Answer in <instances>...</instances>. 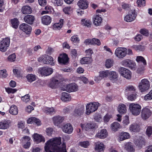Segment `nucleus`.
Returning a JSON list of instances; mask_svg holds the SVG:
<instances>
[{
    "instance_id": "nucleus-1",
    "label": "nucleus",
    "mask_w": 152,
    "mask_h": 152,
    "mask_svg": "<svg viewBox=\"0 0 152 152\" xmlns=\"http://www.w3.org/2000/svg\"><path fill=\"white\" fill-rule=\"evenodd\" d=\"M61 144L60 137L50 139L45 143V150L46 152H66V145L63 144L60 146Z\"/></svg>"
},
{
    "instance_id": "nucleus-2",
    "label": "nucleus",
    "mask_w": 152,
    "mask_h": 152,
    "mask_svg": "<svg viewBox=\"0 0 152 152\" xmlns=\"http://www.w3.org/2000/svg\"><path fill=\"white\" fill-rule=\"evenodd\" d=\"M38 61L39 62H42L44 64H50L51 66H54L55 64V62L53 58L46 54L39 57L38 59Z\"/></svg>"
},
{
    "instance_id": "nucleus-3",
    "label": "nucleus",
    "mask_w": 152,
    "mask_h": 152,
    "mask_svg": "<svg viewBox=\"0 0 152 152\" xmlns=\"http://www.w3.org/2000/svg\"><path fill=\"white\" fill-rule=\"evenodd\" d=\"M100 105L98 102H95L87 104L86 106V114L89 115L91 113L96 111L97 110Z\"/></svg>"
},
{
    "instance_id": "nucleus-4",
    "label": "nucleus",
    "mask_w": 152,
    "mask_h": 152,
    "mask_svg": "<svg viewBox=\"0 0 152 152\" xmlns=\"http://www.w3.org/2000/svg\"><path fill=\"white\" fill-rule=\"evenodd\" d=\"M150 86L149 81L146 79H144L141 80L139 83L138 88L140 91L142 92L148 90Z\"/></svg>"
},
{
    "instance_id": "nucleus-5",
    "label": "nucleus",
    "mask_w": 152,
    "mask_h": 152,
    "mask_svg": "<svg viewBox=\"0 0 152 152\" xmlns=\"http://www.w3.org/2000/svg\"><path fill=\"white\" fill-rule=\"evenodd\" d=\"M141 107L140 105L134 103L129 105V109L132 114L135 115H139L141 111Z\"/></svg>"
},
{
    "instance_id": "nucleus-6",
    "label": "nucleus",
    "mask_w": 152,
    "mask_h": 152,
    "mask_svg": "<svg viewBox=\"0 0 152 152\" xmlns=\"http://www.w3.org/2000/svg\"><path fill=\"white\" fill-rule=\"evenodd\" d=\"M127 49L125 48H118L115 50V56L119 58H123L127 54Z\"/></svg>"
},
{
    "instance_id": "nucleus-7",
    "label": "nucleus",
    "mask_w": 152,
    "mask_h": 152,
    "mask_svg": "<svg viewBox=\"0 0 152 152\" xmlns=\"http://www.w3.org/2000/svg\"><path fill=\"white\" fill-rule=\"evenodd\" d=\"M10 39L9 38L3 39L0 42V50L5 52L7 50L10 44Z\"/></svg>"
},
{
    "instance_id": "nucleus-8",
    "label": "nucleus",
    "mask_w": 152,
    "mask_h": 152,
    "mask_svg": "<svg viewBox=\"0 0 152 152\" xmlns=\"http://www.w3.org/2000/svg\"><path fill=\"white\" fill-rule=\"evenodd\" d=\"M19 28L20 30L22 31L28 36H29L31 33L32 27L27 24L22 23L20 24L19 26Z\"/></svg>"
},
{
    "instance_id": "nucleus-9",
    "label": "nucleus",
    "mask_w": 152,
    "mask_h": 152,
    "mask_svg": "<svg viewBox=\"0 0 152 152\" xmlns=\"http://www.w3.org/2000/svg\"><path fill=\"white\" fill-rule=\"evenodd\" d=\"M53 69L51 68L43 67L39 68L38 71L39 73L41 75L47 76L51 75L53 72Z\"/></svg>"
},
{
    "instance_id": "nucleus-10",
    "label": "nucleus",
    "mask_w": 152,
    "mask_h": 152,
    "mask_svg": "<svg viewBox=\"0 0 152 152\" xmlns=\"http://www.w3.org/2000/svg\"><path fill=\"white\" fill-rule=\"evenodd\" d=\"M119 72L121 76L127 79H130L132 77L131 71L127 69L121 67L119 70Z\"/></svg>"
},
{
    "instance_id": "nucleus-11",
    "label": "nucleus",
    "mask_w": 152,
    "mask_h": 152,
    "mask_svg": "<svg viewBox=\"0 0 152 152\" xmlns=\"http://www.w3.org/2000/svg\"><path fill=\"white\" fill-rule=\"evenodd\" d=\"M80 126L83 130L88 131L90 129L95 128L96 125V124L94 122H91L85 124H81Z\"/></svg>"
},
{
    "instance_id": "nucleus-12",
    "label": "nucleus",
    "mask_w": 152,
    "mask_h": 152,
    "mask_svg": "<svg viewBox=\"0 0 152 152\" xmlns=\"http://www.w3.org/2000/svg\"><path fill=\"white\" fill-rule=\"evenodd\" d=\"M32 137L34 141L37 144L42 142H44L45 141V138L41 134L37 133H34Z\"/></svg>"
},
{
    "instance_id": "nucleus-13",
    "label": "nucleus",
    "mask_w": 152,
    "mask_h": 152,
    "mask_svg": "<svg viewBox=\"0 0 152 152\" xmlns=\"http://www.w3.org/2000/svg\"><path fill=\"white\" fill-rule=\"evenodd\" d=\"M134 142L138 148H142L144 141L142 139V137L141 136H136L134 137Z\"/></svg>"
},
{
    "instance_id": "nucleus-14",
    "label": "nucleus",
    "mask_w": 152,
    "mask_h": 152,
    "mask_svg": "<svg viewBox=\"0 0 152 152\" xmlns=\"http://www.w3.org/2000/svg\"><path fill=\"white\" fill-rule=\"evenodd\" d=\"M151 112L149 109L144 108L142 110L141 117L142 119L146 120L151 116Z\"/></svg>"
},
{
    "instance_id": "nucleus-15",
    "label": "nucleus",
    "mask_w": 152,
    "mask_h": 152,
    "mask_svg": "<svg viewBox=\"0 0 152 152\" xmlns=\"http://www.w3.org/2000/svg\"><path fill=\"white\" fill-rule=\"evenodd\" d=\"M121 64L123 66L129 67L131 69L134 68L135 65V62L128 59L123 60L121 62Z\"/></svg>"
},
{
    "instance_id": "nucleus-16",
    "label": "nucleus",
    "mask_w": 152,
    "mask_h": 152,
    "mask_svg": "<svg viewBox=\"0 0 152 152\" xmlns=\"http://www.w3.org/2000/svg\"><path fill=\"white\" fill-rule=\"evenodd\" d=\"M84 106L80 104L75 109L74 112V115L77 116H80L83 113Z\"/></svg>"
},
{
    "instance_id": "nucleus-17",
    "label": "nucleus",
    "mask_w": 152,
    "mask_h": 152,
    "mask_svg": "<svg viewBox=\"0 0 152 152\" xmlns=\"http://www.w3.org/2000/svg\"><path fill=\"white\" fill-rule=\"evenodd\" d=\"M63 81L64 80L59 81L58 80L56 79L55 78H53L51 79L50 82L49 84V86L52 88H56L58 87L59 84H62V83H61V82L62 81L63 83Z\"/></svg>"
},
{
    "instance_id": "nucleus-18",
    "label": "nucleus",
    "mask_w": 152,
    "mask_h": 152,
    "mask_svg": "<svg viewBox=\"0 0 152 152\" xmlns=\"http://www.w3.org/2000/svg\"><path fill=\"white\" fill-rule=\"evenodd\" d=\"M64 117L58 115L52 118L53 123L55 126H58L64 120Z\"/></svg>"
},
{
    "instance_id": "nucleus-19",
    "label": "nucleus",
    "mask_w": 152,
    "mask_h": 152,
    "mask_svg": "<svg viewBox=\"0 0 152 152\" xmlns=\"http://www.w3.org/2000/svg\"><path fill=\"white\" fill-rule=\"evenodd\" d=\"M78 88V86L75 83L67 85V92H76Z\"/></svg>"
},
{
    "instance_id": "nucleus-20",
    "label": "nucleus",
    "mask_w": 152,
    "mask_h": 152,
    "mask_svg": "<svg viewBox=\"0 0 152 152\" xmlns=\"http://www.w3.org/2000/svg\"><path fill=\"white\" fill-rule=\"evenodd\" d=\"M129 130L132 132H137L140 130V126L139 124L134 123L131 125L129 127Z\"/></svg>"
},
{
    "instance_id": "nucleus-21",
    "label": "nucleus",
    "mask_w": 152,
    "mask_h": 152,
    "mask_svg": "<svg viewBox=\"0 0 152 152\" xmlns=\"http://www.w3.org/2000/svg\"><path fill=\"white\" fill-rule=\"evenodd\" d=\"M108 74L110 80L113 83L115 82L118 80V75L115 72L109 71Z\"/></svg>"
},
{
    "instance_id": "nucleus-22",
    "label": "nucleus",
    "mask_w": 152,
    "mask_h": 152,
    "mask_svg": "<svg viewBox=\"0 0 152 152\" xmlns=\"http://www.w3.org/2000/svg\"><path fill=\"white\" fill-rule=\"evenodd\" d=\"M58 61L60 64H65L66 63V54H61L58 57Z\"/></svg>"
},
{
    "instance_id": "nucleus-23",
    "label": "nucleus",
    "mask_w": 152,
    "mask_h": 152,
    "mask_svg": "<svg viewBox=\"0 0 152 152\" xmlns=\"http://www.w3.org/2000/svg\"><path fill=\"white\" fill-rule=\"evenodd\" d=\"M107 135V132L106 130L102 129L100 131H99L96 134L95 137H96L99 138L100 139H104Z\"/></svg>"
},
{
    "instance_id": "nucleus-24",
    "label": "nucleus",
    "mask_w": 152,
    "mask_h": 152,
    "mask_svg": "<svg viewBox=\"0 0 152 152\" xmlns=\"http://www.w3.org/2000/svg\"><path fill=\"white\" fill-rule=\"evenodd\" d=\"M124 148L128 151L133 152L135 151V149L131 142H127L124 144Z\"/></svg>"
},
{
    "instance_id": "nucleus-25",
    "label": "nucleus",
    "mask_w": 152,
    "mask_h": 152,
    "mask_svg": "<svg viewBox=\"0 0 152 152\" xmlns=\"http://www.w3.org/2000/svg\"><path fill=\"white\" fill-rule=\"evenodd\" d=\"M136 87L132 85H129L127 86L125 88V93L126 95L134 93L136 92Z\"/></svg>"
},
{
    "instance_id": "nucleus-26",
    "label": "nucleus",
    "mask_w": 152,
    "mask_h": 152,
    "mask_svg": "<svg viewBox=\"0 0 152 152\" xmlns=\"http://www.w3.org/2000/svg\"><path fill=\"white\" fill-rule=\"evenodd\" d=\"M77 5L81 9H86L88 7V4L86 0H80L77 2Z\"/></svg>"
},
{
    "instance_id": "nucleus-27",
    "label": "nucleus",
    "mask_w": 152,
    "mask_h": 152,
    "mask_svg": "<svg viewBox=\"0 0 152 152\" xmlns=\"http://www.w3.org/2000/svg\"><path fill=\"white\" fill-rule=\"evenodd\" d=\"M104 144L102 143L98 142L96 143L95 149L98 152L103 151L105 149Z\"/></svg>"
},
{
    "instance_id": "nucleus-28",
    "label": "nucleus",
    "mask_w": 152,
    "mask_h": 152,
    "mask_svg": "<svg viewBox=\"0 0 152 152\" xmlns=\"http://www.w3.org/2000/svg\"><path fill=\"white\" fill-rule=\"evenodd\" d=\"M137 16L135 10H131L129 12L128 14L125 16L124 19H135Z\"/></svg>"
},
{
    "instance_id": "nucleus-29",
    "label": "nucleus",
    "mask_w": 152,
    "mask_h": 152,
    "mask_svg": "<svg viewBox=\"0 0 152 152\" xmlns=\"http://www.w3.org/2000/svg\"><path fill=\"white\" fill-rule=\"evenodd\" d=\"M130 137L129 133L127 132H121L119 136V140L122 141L129 139Z\"/></svg>"
},
{
    "instance_id": "nucleus-30",
    "label": "nucleus",
    "mask_w": 152,
    "mask_h": 152,
    "mask_svg": "<svg viewBox=\"0 0 152 152\" xmlns=\"http://www.w3.org/2000/svg\"><path fill=\"white\" fill-rule=\"evenodd\" d=\"M21 11L23 14H27L31 13L32 10L30 6L26 5L22 7Z\"/></svg>"
},
{
    "instance_id": "nucleus-31",
    "label": "nucleus",
    "mask_w": 152,
    "mask_h": 152,
    "mask_svg": "<svg viewBox=\"0 0 152 152\" xmlns=\"http://www.w3.org/2000/svg\"><path fill=\"white\" fill-rule=\"evenodd\" d=\"M80 62L83 64H88L92 62V59L91 57H85L81 58Z\"/></svg>"
},
{
    "instance_id": "nucleus-32",
    "label": "nucleus",
    "mask_w": 152,
    "mask_h": 152,
    "mask_svg": "<svg viewBox=\"0 0 152 152\" xmlns=\"http://www.w3.org/2000/svg\"><path fill=\"white\" fill-rule=\"evenodd\" d=\"M10 123L8 121L3 120L0 122V129H5L9 126Z\"/></svg>"
},
{
    "instance_id": "nucleus-33",
    "label": "nucleus",
    "mask_w": 152,
    "mask_h": 152,
    "mask_svg": "<svg viewBox=\"0 0 152 152\" xmlns=\"http://www.w3.org/2000/svg\"><path fill=\"white\" fill-rule=\"evenodd\" d=\"M118 110L119 113L121 114H124L126 110V106L123 104H120L118 107Z\"/></svg>"
},
{
    "instance_id": "nucleus-34",
    "label": "nucleus",
    "mask_w": 152,
    "mask_h": 152,
    "mask_svg": "<svg viewBox=\"0 0 152 152\" xmlns=\"http://www.w3.org/2000/svg\"><path fill=\"white\" fill-rule=\"evenodd\" d=\"M10 113L13 115H16L18 113V110L17 106L12 105L10 107Z\"/></svg>"
},
{
    "instance_id": "nucleus-35",
    "label": "nucleus",
    "mask_w": 152,
    "mask_h": 152,
    "mask_svg": "<svg viewBox=\"0 0 152 152\" xmlns=\"http://www.w3.org/2000/svg\"><path fill=\"white\" fill-rule=\"evenodd\" d=\"M10 22L12 27L15 29L18 28L20 23L18 20H10Z\"/></svg>"
},
{
    "instance_id": "nucleus-36",
    "label": "nucleus",
    "mask_w": 152,
    "mask_h": 152,
    "mask_svg": "<svg viewBox=\"0 0 152 152\" xmlns=\"http://www.w3.org/2000/svg\"><path fill=\"white\" fill-rule=\"evenodd\" d=\"M120 128V124L117 122H115L111 124V129L113 131H116Z\"/></svg>"
},
{
    "instance_id": "nucleus-37",
    "label": "nucleus",
    "mask_w": 152,
    "mask_h": 152,
    "mask_svg": "<svg viewBox=\"0 0 152 152\" xmlns=\"http://www.w3.org/2000/svg\"><path fill=\"white\" fill-rule=\"evenodd\" d=\"M45 112L48 115H53L56 112L54 109L53 107H46L45 110Z\"/></svg>"
},
{
    "instance_id": "nucleus-38",
    "label": "nucleus",
    "mask_w": 152,
    "mask_h": 152,
    "mask_svg": "<svg viewBox=\"0 0 152 152\" xmlns=\"http://www.w3.org/2000/svg\"><path fill=\"white\" fill-rule=\"evenodd\" d=\"M136 61L139 63H142L143 64L144 66L147 64L146 60L142 56H137L136 57Z\"/></svg>"
},
{
    "instance_id": "nucleus-39",
    "label": "nucleus",
    "mask_w": 152,
    "mask_h": 152,
    "mask_svg": "<svg viewBox=\"0 0 152 152\" xmlns=\"http://www.w3.org/2000/svg\"><path fill=\"white\" fill-rule=\"evenodd\" d=\"M64 20H60L61 22L54 23L53 26V28L54 30L60 29L62 26V23H61V20L63 21Z\"/></svg>"
},
{
    "instance_id": "nucleus-40",
    "label": "nucleus",
    "mask_w": 152,
    "mask_h": 152,
    "mask_svg": "<svg viewBox=\"0 0 152 152\" xmlns=\"http://www.w3.org/2000/svg\"><path fill=\"white\" fill-rule=\"evenodd\" d=\"M27 23L33 25L34 26H37L38 23L36 20H24Z\"/></svg>"
},
{
    "instance_id": "nucleus-41",
    "label": "nucleus",
    "mask_w": 152,
    "mask_h": 152,
    "mask_svg": "<svg viewBox=\"0 0 152 152\" xmlns=\"http://www.w3.org/2000/svg\"><path fill=\"white\" fill-rule=\"evenodd\" d=\"M128 97V99L131 101H133L134 100L137 98V95L136 92L134 93H132L129 94L127 95Z\"/></svg>"
},
{
    "instance_id": "nucleus-42",
    "label": "nucleus",
    "mask_w": 152,
    "mask_h": 152,
    "mask_svg": "<svg viewBox=\"0 0 152 152\" xmlns=\"http://www.w3.org/2000/svg\"><path fill=\"white\" fill-rule=\"evenodd\" d=\"M113 61L112 59H107L105 63L106 67L107 68H110L113 66Z\"/></svg>"
},
{
    "instance_id": "nucleus-43",
    "label": "nucleus",
    "mask_w": 152,
    "mask_h": 152,
    "mask_svg": "<svg viewBox=\"0 0 152 152\" xmlns=\"http://www.w3.org/2000/svg\"><path fill=\"white\" fill-rule=\"evenodd\" d=\"M26 78L28 81L31 83L36 80L35 76L32 74H30L27 75L26 76Z\"/></svg>"
},
{
    "instance_id": "nucleus-44",
    "label": "nucleus",
    "mask_w": 152,
    "mask_h": 152,
    "mask_svg": "<svg viewBox=\"0 0 152 152\" xmlns=\"http://www.w3.org/2000/svg\"><path fill=\"white\" fill-rule=\"evenodd\" d=\"M81 23L83 25L88 27L91 26V24L90 20H81Z\"/></svg>"
},
{
    "instance_id": "nucleus-45",
    "label": "nucleus",
    "mask_w": 152,
    "mask_h": 152,
    "mask_svg": "<svg viewBox=\"0 0 152 152\" xmlns=\"http://www.w3.org/2000/svg\"><path fill=\"white\" fill-rule=\"evenodd\" d=\"M109 70H107L101 71L99 72V75L100 77L102 78L104 77H107L108 76Z\"/></svg>"
},
{
    "instance_id": "nucleus-46",
    "label": "nucleus",
    "mask_w": 152,
    "mask_h": 152,
    "mask_svg": "<svg viewBox=\"0 0 152 152\" xmlns=\"http://www.w3.org/2000/svg\"><path fill=\"white\" fill-rule=\"evenodd\" d=\"M132 48L135 50L137 51H142L145 49V47L141 45H133Z\"/></svg>"
},
{
    "instance_id": "nucleus-47",
    "label": "nucleus",
    "mask_w": 152,
    "mask_h": 152,
    "mask_svg": "<svg viewBox=\"0 0 152 152\" xmlns=\"http://www.w3.org/2000/svg\"><path fill=\"white\" fill-rule=\"evenodd\" d=\"M45 11H43L41 14L42 15L44 14L47 13H49V12H52V10H53V9L52 8V7L50 6H46L45 8Z\"/></svg>"
},
{
    "instance_id": "nucleus-48",
    "label": "nucleus",
    "mask_w": 152,
    "mask_h": 152,
    "mask_svg": "<svg viewBox=\"0 0 152 152\" xmlns=\"http://www.w3.org/2000/svg\"><path fill=\"white\" fill-rule=\"evenodd\" d=\"M112 118V115L109 113H107L103 118V120L105 123H106L109 122L110 119Z\"/></svg>"
},
{
    "instance_id": "nucleus-49",
    "label": "nucleus",
    "mask_w": 152,
    "mask_h": 152,
    "mask_svg": "<svg viewBox=\"0 0 152 152\" xmlns=\"http://www.w3.org/2000/svg\"><path fill=\"white\" fill-rule=\"evenodd\" d=\"M89 144V142L87 141L80 142L79 143V145L80 146L84 148H87Z\"/></svg>"
},
{
    "instance_id": "nucleus-50",
    "label": "nucleus",
    "mask_w": 152,
    "mask_h": 152,
    "mask_svg": "<svg viewBox=\"0 0 152 152\" xmlns=\"http://www.w3.org/2000/svg\"><path fill=\"white\" fill-rule=\"evenodd\" d=\"M16 58V56L15 53L10 55L8 57V60L11 62H14L15 61Z\"/></svg>"
},
{
    "instance_id": "nucleus-51",
    "label": "nucleus",
    "mask_w": 152,
    "mask_h": 152,
    "mask_svg": "<svg viewBox=\"0 0 152 152\" xmlns=\"http://www.w3.org/2000/svg\"><path fill=\"white\" fill-rule=\"evenodd\" d=\"M152 99V90L148 94L144 96V99L146 101H148Z\"/></svg>"
},
{
    "instance_id": "nucleus-52",
    "label": "nucleus",
    "mask_w": 152,
    "mask_h": 152,
    "mask_svg": "<svg viewBox=\"0 0 152 152\" xmlns=\"http://www.w3.org/2000/svg\"><path fill=\"white\" fill-rule=\"evenodd\" d=\"M7 71L6 69L0 70V77L2 78H5L7 76Z\"/></svg>"
},
{
    "instance_id": "nucleus-53",
    "label": "nucleus",
    "mask_w": 152,
    "mask_h": 152,
    "mask_svg": "<svg viewBox=\"0 0 152 152\" xmlns=\"http://www.w3.org/2000/svg\"><path fill=\"white\" fill-rule=\"evenodd\" d=\"M94 120L97 122H100L102 120L101 115L99 114H95L94 116Z\"/></svg>"
},
{
    "instance_id": "nucleus-54",
    "label": "nucleus",
    "mask_w": 152,
    "mask_h": 152,
    "mask_svg": "<svg viewBox=\"0 0 152 152\" xmlns=\"http://www.w3.org/2000/svg\"><path fill=\"white\" fill-rule=\"evenodd\" d=\"M73 129L72 125L69 123L67 124V134H71L73 132Z\"/></svg>"
},
{
    "instance_id": "nucleus-55",
    "label": "nucleus",
    "mask_w": 152,
    "mask_h": 152,
    "mask_svg": "<svg viewBox=\"0 0 152 152\" xmlns=\"http://www.w3.org/2000/svg\"><path fill=\"white\" fill-rule=\"evenodd\" d=\"M92 43L91 44L92 45H99L101 44L100 40L96 38H93L92 39Z\"/></svg>"
},
{
    "instance_id": "nucleus-56",
    "label": "nucleus",
    "mask_w": 152,
    "mask_h": 152,
    "mask_svg": "<svg viewBox=\"0 0 152 152\" xmlns=\"http://www.w3.org/2000/svg\"><path fill=\"white\" fill-rule=\"evenodd\" d=\"M25 122L24 121H21L18 122V127L19 128L23 129L25 128Z\"/></svg>"
},
{
    "instance_id": "nucleus-57",
    "label": "nucleus",
    "mask_w": 152,
    "mask_h": 152,
    "mask_svg": "<svg viewBox=\"0 0 152 152\" xmlns=\"http://www.w3.org/2000/svg\"><path fill=\"white\" fill-rule=\"evenodd\" d=\"M33 124L37 125L38 126H40L41 124V121L40 120L35 117H33Z\"/></svg>"
},
{
    "instance_id": "nucleus-58",
    "label": "nucleus",
    "mask_w": 152,
    "mask_h": 152,
    "mask_svg": "<svg viewBox=\"0 0 152 152\" xmlns=\"http://www.w3.org/2000/svg\"><path fill=\"white\" fill-rule=\"evenodd\" d=\"M138 6H144L145 5V0H137V2Z\"/></svg>"
},
{
    "instance_id": "nucleus-59",
    "label": "nucleus",
    "mask_w": 152,
    "mask_h": 152,
    "mask_svg": "<svg viewBox=\"0 0 152 152\" xmlns=\"http://www.w3.org/2000/svg\"><path fill=\"white\" fill-rule=\"evenodd\" d=\"M146 134L147 135L150 137L152 134V126H148L146 130Z\"/></svg>"
},
{
    "instance_id": "nucleus-60",
    "label": "nucleus",
    "mask_w": 152,
    "mask_h": 152,
    "mask_svg": "<svg viewBox=\"0 0 152 152\" xmlns=\"http://www.w3.org/2000/svg\"><path fill=\"white\" fill-rule=\"evenodd\" d=\"M140 32L141 34L146 36H148L149 34L148 31L145 28L141 29L140 31Z\"/></svg>"
},
{
    "instance_id": "nucleus-61",
    "label": "nucleus",
    "mask_w": 152,
    "mask_h": 152,
    "mask_svg": "<svg viewBox=\"0 0 152 152\" xmlns=\"http://www.w3.org/2000/svg\"><path fill=\"white\" fill-rule=\"evenodd\" d=\"M47 134L49 136H51L53 132V129L51 128H47L46 130Z\"/></svg>"
},
{
    "instance_id": "nucleus-62",
    "label": "nucleus",
    "mask_w": 152,
    "mask_h": 152,
    "mask_svg": "<svg viewBox=\"0 0 152 152\" xmlns=\"http://www.w3.org/2000/svg\"><path fill=\"white\" fill-rule=\"evenodd\" d=\"M22 100L23 101L27 102L30 100V96L28 94H26L22 97Z\"/></svg>"
},
{
    "instance_id": "nucleus-63",
    "label": "nucleus",
    "mask_w": 152,
    "mask_h": 152,
    "mask_svg": "<svg viewBox=\"0 0 152 152\" xmlns=\"http://www.w3.org/2000/svg\"><path fill=\"white\" fill-rule=\"evenodd\" d=\"M71 40L72 41L75 43H78L80 41L79 38L77 36H73L71 37Z\"/></svg>"
},
{
    "instance_id": "nucleus-64",
    "label": "nucleus",
    "mask_w": 152,
    "mask_h": 152,
    "mask_svg": "<svg viewBox=\"0 0 152 152\" xmlns=\"http://www.w3.org/2000/svg\"><path fill=\"white\" fill-rule=\"evenodd\" d=\"M52 2L54 3L55 6H59L61 5L62 4L61 0H52Z\"/></svg>"
}]
</instances>
